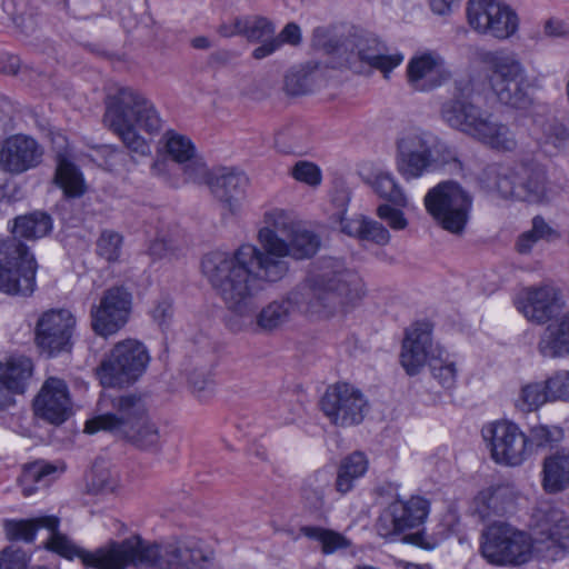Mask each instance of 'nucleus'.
Segmentation results:
<instances>
[{
	"label": "nucleus",
	"mask_w": 569,
	"mask_h": 569,
	"mask_svg": "<svg viewBox=\"0 0 569 569\" xmlns=\"http://www.w3.org/2000/svg\"><path fill=\"white\" fill-rule=\"evenodd\" d=\"M542 486L550 493L560 492L569 487V449L562 448L543 459Z\"/></svg>",
	"instance_id": "c756f323"
},
{
	"label": "nucleus",
	"mask_w": 569,
	"mask_h": 569,
	"mask_svg": "<svg viewBox=\"0 0 569 569\" xmlns=\"http://www.w3.org/2000/svg\"><path fill=\"white\" fill-rule=\"evenodd\" d=\"M132 293L123 286L107 289L98 306L91 308L92 320H128L132 310Z\"/></svg>",
	"instance_id": "c85d7f7f"
},
{
	"label": "nucleus",
	"mask_w": 569,
	"mask_h": 569,
	"mask_svg": "<svg viewBox=\"0 0 569 569\" xmlns=\"http://www.w3.org/2000/svg\"><path fill=\"white\" fill-rule=\"evenodd\" d=\"M3 527L8 539L31 542L37 530L59 527V519L54 516H41L32 519L6 520Z\"/></svg>",
	"instance_id": "f704fd0d"
},
{
	"label": "nucleus",
	"mask_w": 569,
	"mask_h": 569,
	"mask_svg": "<svg viewBox=\"0 0 569 569\" xmlns=\"http://www.w3.org/2000/svg\"><path fill=\"white\" fill-rule=\"evenodd\" d=\"M300 533L318 542L321 552L326 556L346 550L352 546V541L345 535L320 526H303L300 528Z\"/></svg>",
	"instance_id": "e433bc0d"
},
{
	"label": "nucleus",
	"mask_w": 569,
	"mask_h": 569,
	"mask_svg": "<svg viewBox=\"0 0 569 569\" xmlns=\"http://www.w3.org/2000/svg\"><path fill=\"white\" fill-rule=\"evenodd\" d=\"M429 513V501L413 496L408 500H393L379 516L376 528L379 536L392 538L425 522Z\"/></svg>",
	"instance_id": "f3484780"
},
{
	"label": "nucleus",
	"mask_w": 569,
	"mask_h": 569,
	"mask_svg": "<svg viewBox=\"0 0 569 569\" xmlns=\"http://www.w3.org/2000/svg\"><path fill=\"white\" fill-rule=\"evenodd\" d=\"M301 41V30L300 27L295 23L290 22L286 24V27L282 29V31L279 33V36H274V38H271L266 43L257 47L252 56L256 59H263L270 54H272L274 51H277L283 43H289L292 46L299 44Z\"/></svg>",
	"instance_id": "49530a36"
},
{
	"label": "nucleus",
	"mask_w": 569,
	"mask_h": 569,
	"mask_svg": "<svg viewBox=\"0 0 569 569\" xmlns=\"http://www.w3.org/2000/svg\"><path fill=\"white\" fill-rule=\"evenodd\" d=\"M290 172L295 180L306 183L310 187L319 186L322 180L320 168L313 162L306 160L296 162Z\"/></svg>",
	"instance_id": "5fc2aeb1"
},
{
	"label": "nucleus",
	"mask_w": 569,
	"mask_h": 569,
	"mask_svg": "<svg viewBox=\"0 0 569 569\" xmlns=\"http://www.w3.org/2000/svg\"><path fill=\"white\" fill-rule=\"evenodd\" d=\"M301 315L300 306L293 297L281 298L271 301L260 311L257 320H283Z\"/></svg>",
	"instance_id": "09e8293b"
},
{
	"label": "nucleus",
	"mask_w": 569,
	"mask_h": 569,
	"mask_svg": "<svg viewBox=\"0 0 569 569\" xmlns=\"http://www.w3.org/2000/svg\"><path fill=\"white\" fill-rule=\"evenodd\" d=\"M441 350L435 346L430 322H412L405 329L399 355L400 365L409 376H416Z\"/></svg>",
	"instance_id": "a211bd4d"
},
{
	"label": "nucleus",
	"mask_w": 569,
	"mask_h": 569,
	"mask_svg": "<svg viewBox=\"0 0 569 569\" xmlns=\"http://www.w3.org/2000/svg\"><path fill=\"white\" fill-rule=\"evenodd\" d=\"M52 229L49 214L34 211L14 219L12 236L0 237V291L30 296L36 288L37 262L19 238L36 240Z\"/></svg>",
	"instance_id": "7ed1b4c3"
},
{
	"label": "nucleus",
	"mask_w": 569,
	"mask_h": 569,
	"mask_svg": "<svg viewBox=\"0 0 569 569\" xmlns=\"http://www.w3.org/2000/svg\"><path fill=\"white\" fill-rule=\"evenodd\" d=\"M481 433L497 463L518 467L530 458L527 433L516 422L496 420L485 425Z\"/></svg>",
	"instance_id": "4468645a"
},
{
	"label": "nucleus",
	"mask_w": 569,
	"mask_h": 569,
	"mask_svg": "<svg viewBox=\"0 0 569 569\" xmlns=\"http://www.w3.org/2000/svg\"><path fill=\"white\" fill-rule=\"evenodd\" d=\"M212 194L233 213L239 209L248 186V177L234 169L223 168L210 179H206Z\"/></svg>",
	"instance_id": "bb28decb"
},
{
	"label": "nucleus",
	"mask_w": 569,
	"mask_h": 569,
	"mask_svg": "<svg viewBox=\"0 0 569 569\" xmlns=\"http://www.w3.org/2000/svg\"><path fill=\"white\" fill-rule=\"evenodd\" d=\"M481 184L503 199L540 203L547 199V176L536 163L488 164L480 173Z\"/></svg>",
	"instance_id": "9d476101"
},
{
	"label": "nucleus",
	"mask_w": 569,
	"mask_h": 569,
	"mask_svg": "<svg viewBox=\"0 0 569 569\" xmlns=\"http://www.w3.org/2000/svg\"><path fill=\"white\" fill-rule=\"evenodd\" d=\"M98 410L100 413L86 422L84 431L94 433L103 430L121 437L139 422L147 408L142 398L133 393L114 397L102 393Z\"/></svg>",
	"instance_id": "ddd939ff"
},
{
	"label": "nucleus",
	"mask_w": 569,
	"mask_h": 569,
	"mask_svg": "<svg viewBox=\"0 0 569 569\" xmlns=\"http://www.w3.org/2000/svg\"><path fill=\"white\" fill-rule=\"evenodd\" d=\"M471 79H458L450 98L440 107V119L449 128L459 131L498 151L510 152L517 148L511 129L493 119L492 114L472 100Z\"/></svg>",
	"instance_id": "20e7f679"
},
{
	"label": "nucleus",
	"mask_w": 569,
	"mask_h": 569,
	"mask_svg": "<svg viewBox=\"0 0 569 569\" xmlns=\"http://www.w3.org/2000/svg\"><path fill=\"white\" fill-rule=\"evenodd\" d=\"M550 401H569V371L560 370L545 381Z\"/></svg>",
	"instance_id": "864d4df0"
},
{
	"label": "nucleus",
	"mask_w": 569,
	"mask_h": 569,
	"mask_svg": "<svg viewBox=\"0 0 569 569\" xmlns=\"http://www.w3.org/2000/svg\"><path fill=\"white\" fill-rule=\"evenodd\" d=\"M350 44L352 49L347 61L355 69V63L358 60L370 68L382 71L387 77V73L403 61L402 53L387 54L385 47L373 37H356L350 41Z\"/></svg>",
	"instance_id": "a878e982"
},
{
	"label": "nucleus",
	"mask_w": 569,
	"mask_h": 569,
	"mask_svg": "<svg viewBox=\"0 0 569 569\" xmlns=\"http://www.w3.org/2000/svg\"><path fill=\"white\" fill-rule=\"evenodd\" d=\"M539 350L550 358L569 355V322H550L541 336Z\"/></svg>",
	"instance_id": "c9c22d12"
},
{
	"label": "nucleus",
	"mask_w": 569,
	"mask_h": 569,
	"mask_svg": "<svg viewBox=\"0 0 569 569\" xmlns=\"http://www.w3.org/2000/svg\"><path fill=\"white\" fill-rule=\"evenodd\" d=\"M71 329L68 322H38L36 329L37 346L49 356L68 350Z\"/></svg>",
	"instance_id": "473e14b6"
},
{
	"label": "nucleus",
	"mask_w": 569,
	"mask_h": 569,
	"mask_svg": "<svg viewBox=\"0 0 569 569\" xmlns=\"http://www.w3.org/2000/svg\"><path fill=\"white\" fill-rule=\"evenodd\" d=\"M443 350H439L437 356L428 363L431 368L432 376L445 388L450 389L455 386L457 379L456 365L442 357Z\"/></svg>",
	"instance_id": "603ef678"
},
{
	"label": "nucleus",
	"mask_w": 569,
	"mask_h": 569,
	"mask_svg": "<svg viewBox=\"0 0 569 569\" xmlns=\"http://www.w3.org/2000/svg\"><path fill=\"white\" fill-rule=\"evenodd\" d=\"M535 126L541 131V143L555 149H562L569 141L567 127L557 118L535 119Z\"/></svg>",
	"instance_id": "c03bdc74"
},
{
	"label": "nucleus",
	"mask_w": 569,
	"mask_h": 569,
	"mask_svg": "<svg viewBox=\"0 0 569 569\" xmlns=\"http://www.w3.org/2000/svg\"><path fill=\"white\" fill-rule=\"evenodd\" d=\"M563 429L559 426L537 425L529 429L527 442L530 447V457L538 449L551 448L562 441Z\"/></svg>",
	"instance_id": "37998d69"
},
{
	"label": "nucleus",
	"mask_w": 569,
	"mask_h": 569,
	"mask_svg": "<svg viewBox=\"0 0 569 569\" xmlns=\"http://www.w3.org/2000/svg\"><path fill=\"white\" fill-rule=\"evenodd\" d=\"M88 490L92 493H112L119 487L118 476L111 470L94 465L87 483Z\"/></svg>",
	"instance_id": "8fccbe9b"
},
{
	"label": "nucleus",
	"mask_w": 569,
	"mask_h": 569,
	"mask_svg": "<svg viewBox=\"0 0 569 569\" xmlns=\"http://www.w3.org/2000/svg\"><path fill=\"white\" fill-rule=\"evenodd\" d=\"M166 153L181 166L186 181L204 182L208 177L206 163L197 157L196 147L187 136L168 130L162 138Z\"/></svg>",
	"instance_id": "b1692460"
},
{
	"label": "nucleus",
	"mask_w": 569,
	"mask_h": 569,
	"mask_svg": "<svg viewBox=\"0 0 569 569\" xmlns=\"http://www.w3.org/2000/svg\"><path fill=\"white\" fill-rule=\"evenodd\" d=\"M310 81L303 71H290L284 78V89L291 96L305 94L309 91Z\"/></svg>",
	"instance_id": "4d7b16f0"
},
{
	"label": "nucleus",
	"mask_w": 569,
	"mask_h": 569,
	"mask_svg": "<svg viewBox=\"0 0 569 569\" xmlns=\"http://www.w3.org/2000/svg\"><path fill=\"white\" fill-rule=\"evenodd\" d=\"M298 223L292 216L283 209H272L264 213V227L258 232V240L260 243L259 253L257 260H263L266 256L272 253L268 248L264 232L273 234L276 238H287L296 229Z\"/></svg>",
	"instance_id": "2f4dec72"
},
{
	"label": "nucleus",
	"mask_w": 569,
	"mask_h": 569,
	"mask_svg": "<svg viewBox=\"0 0 569 569\" xmlns=\"http://www.w3.org/2000/svg\"><path fill=\"white\" fill-rule=\"evenodd\" d=\"M315 286L321 291L307 306V315L319 318L346 317L366 292L359 273L348 269L343 261L327 258L313 277Z\"/></svg>",
	"instance_id": "6e6552de"
},
{
	"label": "nucleus",
	"mask_w": 569,
	"mask_h": 569,
	"mask_svg": "<svg viewBox=\"0 0 569 569\" xmlns=\"http://www.w3.org/2000/svg\"><path fill=\"white\" fill-rule=\"evenodd\" d=\"M62 471L63 467H59L57 465H52L44 461H37L27 465L23 468V471L19 478V482L22 488V493L26 497L31 496L37 490V488L33 485L40 483L46 486L48 483L47 478L49 476Z\"/></svg>",
	"instance_id": "ea45409f"
},
{
	"label": "nucleus",
	"mask_w": 569,
	"mask_h": 569,
	"mask_svg": "<svg viewBox=\"0 0 569 569\" xmlns=\"http://www.w3.org/2000/svg\"><path fill=\"white\" fill-rule=\"evenodd\" d=\"M34 415L49 423L61 425L72 412L69 388L64 380L48 378L33 401Z\"/></svg>",
	"instance_id": "5701e85b"
},
{
	"label": "nucleus",
	"mask_w": 569,
	"mask_h": 569,
	"mask_svg": "<svg viewBox=\"0 0 569 569\" xmlns=\"http://www.w3.org/2000/svg\"><path fill=\"white\" fill-rule=\"evenodd\" d=\"M513 506L512 491L508 487L488 488L472 500L470 513L480 522H489L507 513Z\"/></svg>",
	"instance_id": "cd10ccee"
},
{
	"label": "nucleus",
	"mask_w": 569,
	"mask_h": 569,
	"mask_svg": "<svg viewBox=\"0 0 569 569\" xmlns=\"http://www.w3.org/2000/svg\"><path fill=\"white\" fill-rule=\"evenodd\" d=\"M122 438L141 449H157L160 446V433L157 426L149 419L147 412L139 422L128 430Z\"/></svg>",
	"instance_id": "a19ab883"
},
{
	"label": "nucleus",
	"mask_w": 569,
	"mask_h": 569,
	"mask_svg": "<svg viewBox=\"0 0 569 569\" xmlns=\"http://www.w3.org/2000/svg\"><path fill=\"white\" fill-rule=\"evenodd\" d=\"M43 147L32 137L18 133L3 140L0 147V170L19 176L36 169L43 159Z\"/></svg>",
	"instance_id": "412c9836"
},
{
	"label": "nucleus",
	"mask_w": 569,
	"mask_h": 569,
	"mask_svg": "<svg viewBox=\"0 0 569 569\" xmlns=\"http://www.w3.org/2000/svg\"><path fill=\"white\" fill-rule=\"evenodd\" d=\"M550 401L545 382L523 385L515 400L516 407L522 412H532Z\"/></svg>",
	"instance_id": "a18cd8bd"
},
{
	"label": "nucleus",
	"mask_w": 569,
	"mask_h": 569,
	"mask_svg": "<svg viewBox=\"0 0 569 569\" xmlns=\"http://www.w3.org/2000/svg\"><path fill=\"white\" fill-rule=\"evenodd\" d=\"M33 362L26 356L10 357L0 362V409L12 403V395L23 393L33 375Z\"/></svg>",
	"instance_id": "393cba45"
},
{
	"label": "nucleus",
	"mask_w": 569,
	"mask_h": 569,
	"mask_svg": "<svg viewBox=\"0 0 569 569\" xmlns=\"http://www.w3.org/2000/svg\"><path fill=\"white\" fill-rule=\"evenodd\" d=\"M188 382L193 392L197 393L206 391L212 386L210 376L206 371L199 369H194L188 375Z\"/></svg>",
	"instance_id": "680f3d73"
},
{
	"label": "nucleus",
	"mask_w": 569,
	"mask_h": 569,
	"mask_svg": "<svg viewBox=\"0 0 569 569\" xmlns=\"http://www.w3.org/2000/svg\"><path fill=\"white\" fill-rule=\"evenodd\" d=\"M104 122L129 150L140 156L148 154L150 147L138 130L156 134L162 128V119L154 104L132 88H120L108 98Z\"/></svg>",
	"instance_id": "39448f33"
},
{
	"label": "nucleus",
	"mask_w": 569,
	"mask_h": 569,
	"mask_svg": "<svg viewBox=\"0 0 569 569\" xmlns=\"http://www.w3.org/2000/svg\"><path fill=\"white\" fill-rule=\"evenodd\" d=\"M407 542H410L420 548L432 550L438 546V540L435 538H428L423 532H416L405 538Z\"/></svg>",
	"instance_id": "338daca9"
},
{
	"label": "nucleus",
	"mask_w": 569,
	"mask_h": 569,
	"mask_svg": "<svg viewBox=\"0 0 569 569\" xmlns=\"http://www.w3.org/2000/svg\"><path fill=\"white\" fill-rule=\"evenodd\" d=\"M466 11L469 26L480 34L503 40L518 29L516 12L500 0H469Z\"/></svg>",
	"instance_id": "dca6fc26"
},
{
	"label": "nucleus",
	"mask_w": 569,
	"mask_h": 569,
	"mask_svg": "<svg viewBox=\"0 0 569 569\" xmlns=\"http://www.w3.org/2000/svg\"><path fill=\"white\" fill-rule=\"evenodd\" d=\"M371 187L380 198L390 202L392 206L402 208L408 206V197L391 172H377L371 181Z\"/></svg>",
	"instance_id": "4c0bfd02"
},
{
	"label": "nucleus",
	"mask_w": 569,
	"mask_h": 569,
	"mask_svg": "<svg viewBox=\"0 0 569 569\" xmlns=\"http://www.w3.org/2000/svg\"><path fill=\"white\" fill-rule=\"evenodd\" d=\"M122 248V237L116 231L104 230L97 241V253L109 262L119 260Z\"/></svg>",
	"instance_id": "3c124183"
},
{
	"label": "nucleus",
	"mask_w": 569,
	"mask_h": 569,
	"mask_svg": "<svg viewBox=\"0 0 569 569\" xmlns=\"http://www.w3.org/2000/svg\"><path fill=\"white\" fill-rule=\"evenodd\" d=\"M96 335L108 339L114 336L121 328L120 322H91Z\"/></svg>",
	"instance_id": "774afa93"
},
{
	"label": "nucleus",
	"mask_w": 569,
	"mask_h": 569,
	"mask_svg": "<svg viewBox=\"0 0 569 569\" xmlns=\"http://www.w3.org/2000/svg\"><path fill=\"white\" fill-rule=\"evenodd\" d=\"M54 180L70 198H78L84 193L86 186L79 169L63 157H59Z\"/></svg>",
	"instance_id": "58836bf2"
},
{
	"label": "nucleus",
	"mask_w": 569,
	"mask_h": 569,
	"mask_svg": "<svg viewBox=\"0 0 569 569\" xmlns=\"http://www.w3.org/2000/svg\"><path fill=\"white\" fill-rule=\"evenodd\" d=\"M154 320H163L173 316V307L171 299L168 297L161 298L150 311Z\"/></svg>",
	"instance_id": "69168bd1"
},
{
	"label": "nucleus",
	"mask_w": 569,
	"mask_h": 569,
	"mask_svg": "<svg viewBox=\"0 0 569 569\" xmlns=\"http://www.w3.org/2000/svg\"><path fill=\"white\" fill-rule=\"evenodd\" d=\"M400 207L390 206L388 203H383L378 206L376 213L377 216L388 223V226L392 230H403L408 226V220L405 217V213L399 209Z\"/></svg>",
	"instance_id": "6e6d98bb"
},
{
	"label": "nucleus",
	"mask_w": 569,
	"mask_h": 569,
	"mask_svg": "<svg viewBox=\"0 0 569 569\" xmlns=\"http://www.w3.org/2000/svg\"><path fill=\"white\" fill-rule=\"evenodd\" d=\"M451 78L446 60L436 51L416 53L407 64L408 84L416 91L428 92Z\"/></svg>",
	"instance_id": "4be33fe9"
},
{
	"label": "nucleus",
	"mask_w": 569,
	"mask_h": 569,
	"mask_svg": "<svg viewBox=\"0 0 569 569\" xmlns=\"http://www.w3.org/2000/svg\"><path fill=\"white\" fill-rule=\"evenodd\" d=\"M425 207L433 220L452 234L463 233L472 210L473 198L458 182L447 180L425 196Z\"/></svg>",
	"instance_id": "f8f14e48"
},
{
	"label": "nucleus",
	"mask_w": 569,
	"mask_h": 569,
	"mask_svg": "<svg viewBox=\"0 0 569 569\" xmlns=\"http://www.w3.org/2000/svg\"><path fill=\"white\" fill-rule=\"evenodd\" d=\"M488 86L501 104L523 110L531 104L527 70L515 52L483 51L479 56Z\"/></svg>",
	"instance_id": "1a4fd4ad"
},
{
	"label": "nucleus",
	"mask_w": 569,
	"mask_h": 569,
	"mask_svg": "<svg viewBox=\"0 0 569 569\" xmlns=\"http://www.w3.org/2000/svg\"><path fill=\"white\" fill-rule=\"evenodd\" d=\"M527 320H569L561 292L552 286L528 288L515 301Z\"/></svg>",
	"instance_id": "aec40b11"
},
{
	"label": "nucleus",
	"mask_w": 569,
	"mask_h": 569,
	"mask_svg": "<svg viewBox=\"0 0 569 569\" xmlns=\"http://www.w3.org/2000/svg\"><path fill=\"white\" fill-rule=\"evenodd\" d=\"M396 169L407 181L416 180L446 166L461 170L457 151L436 132L413 127L396 141Z\"/></svg>",
	"instance_id": "423d86ee"
},
{
	"label": "nucleus",
	"mask_w": 569,
	"mask_h": 569,
	"mask_svg": "<svg viewBox=\"0 0 569 569\" xmlns=\"http://www.w3.org/2000/svg\"><path fill=\"white\" fill-rule=\"evenodd\" d=\"M312 46L327 52H331L336 49V44L330 38V32L325 27H318L313 30Z\"/></svg>",
	"instance_id": "e2e57ef3"
},
{
	"label": "nucleus",
	"mask_w": 569,
	"mask_h": 569,
	"mask_svg": "<svg viewBox=\"0 0 569 569\" xmlns=\"http://www.w3.org/2000/svg\"><path fill=\"white\" fill-rule=\"evenodd\" d=\"M340 227L341 231L350 237L381 247L387 246L391 239L389 230L382 223L366 216L341 218Z\"/></svg>",
	"instance_id": "7c9ffc66"
},
{
	"label": "nucleus",
	"mask_w": 569,
	"mask_h": 569,
	"mask_svg": "<svg viewBox=\"0 0 569 569\" xmlns=\"http://www.w3.org/2000/svg\"><path fill=\"white\" fill-rule=\"evenodd\" d=\"M540 241L532 232L531 230H527L519 234L516 241V250L520 254H528L532 251L536 243Z\"/></svg>",
	"instance_id": "0e129e2a"
},
{
	"label": "nucleus",
	"mask_w": 569,
	"mask_h": 569,
	"mask_svg": "<svg viewBox=\"0 0 569 569\" xmlns=\"http://www.w3.org/2000/svg\"><path fill=\"white\" fill-rule=\"evenodd\" d=\"M150 359L142 342L127 339L118 342L104 356L96 369V375L104 388H126L143 376Z\"/></svg>",
	"instance_id": "9b49d317"
},
{
	"label": "nucleus",
	"mask_w": 569,
	"mask_h": 569,
	"mask_svg": "<svg viewBox=\"0 0 569 569\" xmlns=\"http://www.w3.org/2000/svg\"><path fill=\"white\" fill-rule=\"evenodd\" d=\"M237 28L242 30V36L251 42H262L263 44L271 38H274L276 28L264 17L237 18Z\"/></svg>",
	"instance_id": "79ce46f5"
},
{
	"label": "nucleus",
	"mask_w": 569,
	"mask_h": 569,
	"mask_svg": "<svg viewBox=\"0 0 569 569\" xmlns=\"http://www.w3.org/2000/svg\"><path fill=\"white\" fill-rule=\"evenodd\" d=\"M266 233L272 253L263 260H257V246L244 243L233 252H209L201 261L202 273L219 291L227 308L241 317L252 309L253 298L263 289V283H274L286 277L290 269L287 258L309 259L321 243L318 234L299 224L287 238Z\"/></svg>",
	"instance_id": "f257e3e1"
},
{
	"label": "nucleus",
	"mask_w": 569,
	"mask_h": 569,
	"mask_svg": "<svg viewBox=\"0 0 569 569\" xmlns=\"http://www.w3.org/2000/svg\"><path fill=\"white\" fill-rule=\"evenodd\" d=\"M532 537L505 521H493L481 533V556L495 566H518L533 552L557 559L569 550V519L548 503L532 515Z\"/></svg>",
	"instance_id": "f03ea898"
},
{
	"label": "nucleus",
	"mask_w": 569,
	"mask_h": 569,
	"mask_svg": "<svg viewBox=\"0 0 569 569\" xmlns=\"http://www.w3.org/2000/svg\"><path fill=\"white\" fill-rule=\"evenodd\" d=\"M180 244L177 233L172 232L169 228H160L148 246V254L153 260L171 258L176 256Z\"/></svg>",
	"instance_id": "de8ad7c7"
},
{
	"label": "nucleus",
	"mask_w": 569,
	"mask_h": 569,
	"mask_svg": "<svg viewBox=\"0 0 569 569\" xmlns=\"http://www.w3.org/2000/svg\"><path fill=\"white\" fill-rule=\"evenodd\" d=\"M279 322H230L229 330L233 333H266L278 328Z\"/></svg>",
	"instance_id": "bf43d9fd"
},
{
	"label": "nucleus",
	"mask_w": 569,
	"mask_h": 569,
	"mask_svg": "<svg viewBox=\"0 0 569 569\" xmlns=\"http://www.w3.org/2000/svg\"><path fill=\"white\" fill-rule=\"evenodd\" d=\"M48 530L50 538L46 547L49 550L70 560L79 558L83 565L96 569H120L121 541H110L91 552L74 545L67 536L58 531V527Z\"/></svg>",
	"instance_id": "6ab92c4d"
},
{
	"label": "nucleus",
	"mask_w": 569,
	"mask_h": 569,
	"mask_svg": "<svg viewBox=\"0 0 569 569\" xmlns=\"http://www.w3.org/2000/svg\"><path fill=\"white\" fill-rule=\"evenodd\" d=\"M209 561L208 553L194 538L150 542L140 536L121 541L120 569H196Z\"/></svg>",
	"instance_id": "0eeeda50"
},
{
	"label": "nucleus",
	"mask_w": 569,
	"mask_h": 569,
	"mask_svg": "<svg viewBox=\"0 0 569 569\" xmlns=\"http://www.w3.org/2000/svg\"><path fill=\"white\" fill-rule=\"evenodd\" d=\"M369 467V461L363 452L355 451L343 458L338 467L336 490L347 495L356 487V482L362 478Z\"/></svg>",
	"instance_id": "72a5a7b5"
},
{
	"label": "nucleus",
	"mask_w": 569,
	"mask_h": 569,
	"mask_svg": "<svg viewBox=\"0 0 569 569\" xmlns=\"http://www.w3.org/2000/svg\"><path fill=\"white\" fill-rule=\"evenodd\" d=\"M302 498L309 507L319 508L323 503L325 490L320 486L307 482L302 488Z\"/></svg>",
	"instance_id": "052dcab7"
},
{
	"label": "nucleus",
	"mask_w": 569,
	"mask_h": 569,
	"mask_svg": "<svg viewBox=\"0 0 569 569\" xmlns=\"http://www.w3.org/2000/svg\"><path fill=\"white\" fill-rule=\"evenodd\" d=\"M530 230L539 240L550 242L560 238V232L541 216L532 218Z\"/></svg>",
	"instance_id": "13d9d810"
},
{
	"label": "nucleus",
	"mask_w": 569,
	"mask_h": 569,
	"mask_svg": "<svg viewBox=\"0 0 569 569\" xmlns=\"http://www.w3.org/2000/svg\"><path fill=\"white\" fill-rule=\"evenodd\" d=\"M320 408L333 426L348 428L362 422L368 400L357 387L337 382L326 389L320 399Z\"/></svg>",
	"instance_id": "2eb2a0df"
}]
</instances>
